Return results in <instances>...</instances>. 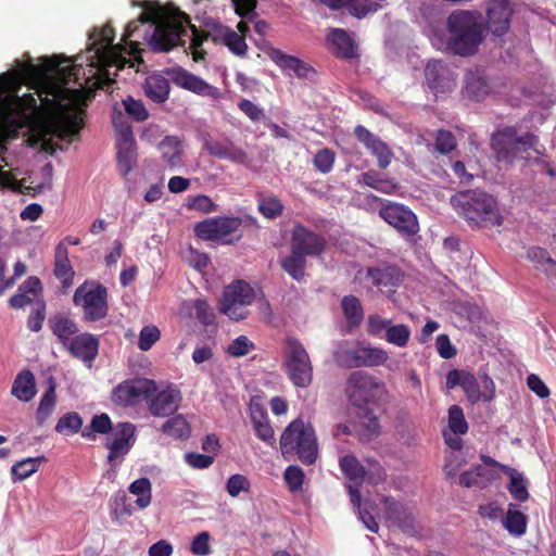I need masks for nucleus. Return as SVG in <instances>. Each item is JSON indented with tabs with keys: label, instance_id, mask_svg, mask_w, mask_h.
I'll return each instance as SVG.
<instances>
[{
	"label": "nucleus",
	"instance_id": "obj_2",
	"mask_svg": "<svg viewBox=\"0 0 556 556\" xmlns=\"http://www.w3.org/2000/svg\"><path fill=\"white\" fill-rule=\"evenodd\" d=\"M446 52L469 58L476 55L485 38V25L481 12L457 9L446 18Z\"/></svg>",
	"mask_w": 556,
	"mask_h": 556
},
{
	"label": "nucleus",
	"instance_id": "obj_41",
	"mask_svg": "<svg viewBox=\"0 0 556 556\" xmlns=\"http://www.w3.org/2000/svg\"><path fill=\"white\" fill-rule=\"evenodd\" d=\"M503 472L509 477L507 486L510 495L518 502H526L529 498L528 482L516 469L503 467Z\"/></svg>",
	"mask_w": 556,
	"mask_h": 556
},
{
	"label": "nucleus",
	"instance_id": "obj_15",
	"mask_svg": "<svg viewBox=\"0 0 556 556\" xmlns=\"http://www.w3.org/2000/svg\"><path fill=\"white\" fill-rule=\"evenodd\" d=\"M151 391H155L152 380H125L113 389L111 400L114 405L126 408L136 405L140 397H150Z\"/></svg>",
	"mask_w": 556,
	"mask_h": 556
},
{
	"label": "nucleus",
	"instance_id": "obj_6",
	"mask_svg": "<svg viewBox=\"0 0 556 556\" xmlns=\"http://www.w3.org/2000/svg\"><path fill=\"white\" fill-rule=\"evenodd\" d=\"M538 141L533 134L519 137L515 127H504L493 134L491 146L498 162L511 164L517 159H527L523 154L534 149Z\"/></svg>",
	"mask_w": 556,
	"mask_h": 556
},
{
	"label": "nucleus",
	"instance_id": "obj_51",
	"mask_svg": "<svg viewBox=\"0 0 556 556\" xmlns=\"http://www.w3.org/2000/svg\"><path fill=\"white\" fill-rule=\"evenodd\" d=\"M83 418L76 412L66 413L61 416L55 425V431L63 435H73L81 432L83 430Z\"/></svg>",
	"mask_w": 556,
	"mask_h": 556
},
{
	"label": "nucleus",
	"instance_id": "obj_53",
	"mask_svg": "<svg viewBox=\"0 0 556 556\" xmlns=\"http://www.w3.org/2000/svg\"><path fill=\"white\" fill-rule=\"evenodd\" d=\"M410 328L405 324L394 325L391 323L387 329V333L383 334V339L397 348H405L410 339Z\"/></svg>",
	"mask_w": 556,
	"mask_h": 556
},
{
	"label": "nucleus",
	"instance_id": "obj_32",
	"mask_svg": "<svg viewBox=\"0 0 556 556\" xmlns=\"http://www.w3.org/2000/svg\"><path fill=\"white\" fill-rule=\"evenodd\" d=\"M341 308L350 330L356 329L364 320V308L359 299L355 295H344L341 300Z\"/></svg>",
	"mask_w": 556,
	"mask_h": 556
},
{
	"label": "nucleus",
	"instance_id": "obj_14",
	"mask_svg": "<svg viewBox=\"0 0 556 556\" xmlns=\"http://www.w3.org/2000/svg\"><path fill=\"white\" fill-rule=\"evenodd\" d=\"M253 288L243 280H238L228 286L220 300L219 311L232 320H240L248 316V305L254 301Z\"/></svg>",
	"mask_w": 556,
	"mask_h": 556
},
{
	"label": "nucleus",
	"instance_id": "obj_36",
	"mask_svg": "<svg viewBox=\"0 0 556 556\" xmlns=\"http://www.w3.org/2000/svg\"><path fill=\"white\" fill-rule=\"evenodd\" d=\"M111 519L114 522L121 523L124 519L132 515V504L126 492L119 490L115 492L109 501Z\"/></svg>",
	"mask_w": 556,
	"mask_h": 556
},
{
	"label": "nucleus",
	"instance_id": "obj_62",
	"mask_svg": "<svg viewBox=\"0 0 556 556\" xmlns=\"http://www.w3.org/2000/svg\"><path fill=\"white\" fill-rule=\"evenodd\" d=\"M161 338V332L159 328L154 325L144 326L140 333L138 340L139 350L146 352L149 351Z\"/></svg>",
	"mask_w": 556,
	"mask_h": 556
},
{
	"label": "nucleus",
	"instance_id": "obj_27",
	"mask_svg": "<svg viewBox=\"0 0 556 556\" xmlns=\"http://www.w3.org/2000/svg\"><path fill=\"white\" fill-rule=\"evenodd\" d=\"M327 40L336 56L345 60H351L357 56L355 42L346 30L342 28H332L328 33Z\"/></svg>",
	"mask_w": 556,
	"mask_h": 556
},
{
	"label": "nucleus",
	"instance_id": "obj_11",
	"mask_svg": "<svg viewBox=\"0 0 556 556\" xmlns=\"http://www.w3.org/2000/svg\"><path fill=\"white\" fill-rule=\"evenodd\" d=\"M285 368L291 382L298 388H307L313 380V366L303 344L294 338L286 342Z\"/></svg>",
	"mask_w": 556,
	"mask_h": 556
},
{
	"label": "nucleus",
	"instance_id": "obj_45",
	"mask_svg": "<svg viewBox=\"0 0 556 556\" xmlns=\"http://www.w3.org/2000/svg\"><path fill=\"white\" fill-rule=\"evenodd\" d=\"M281 268L296 281H302L305 276L306 257L293 252L280 261Z\"/></svg>",
	"mask_w": 556,
	"mask_h": 556
},
{
	"label": "nucleus",
	"instance_id": "obj_39",
	"mask_svg": "<svg viewBox=\"0 0 556 556\" xmlns=\"http://www.w3.org/2000/svg\"><path fill=\"white\" fill-rule=\"evenodd\" d=\"M465 83L464 93L475 101L483 100L490 92V87L485 77L478 72H469L466 75Z\"/></svg>",
	"mask_w": 556,
	"mask_h": 556
},
{
	"label": "nucleus",
	"instance_id": "obj_31",
	"mask_svg": "<svg viewBox=\"0 0 556 556\" xmlns=\"http://www.w3.org/2000/svg\"><path fill=\"white\" fill-rule=\"evenodd\" d=\"M85 111H79L74 114H66L58 118L53 125V132L62 139H73L79 136V131L84 128Z\"/></svg>",
	"mask_w": 556,
	"mask_h": 556
},
{
	"label": "nucleus",
	"instance_id": "obj_10",
	"mask_svg": "<svg viewBox=\"0 0 556 556\" xmlns=\"http://www.w3.org/2000/svg\"><path fill=\"white\" fill-rule=\"evenodd\" d=\"M383 391L384 383L366 371H352L348 377L345 395L357 408H365L368 404L377 402Z\"/></svg>",
	"mask_w": 556,
	"mask_h": 556
},
{
	"label": "nucleus",
	"instance_id": "obj_13",
	"mask_svg": "<svg viewBox=\"0 0 556 556\" xmlns=\"http://www.w3.org/2000/svg\"><path fill=\"white\" fill-rule=\"evenodd\" d=\"M379 216L406 241L413 242L420 230L416 214L404 204L387 201L379 208Z\"/></svg>",
	"mask_w": 556,
	"mask_h": 556
},
{
	"label": "nucleus",
	"instance_id": "obj_1",
	"mask_svg": "<svg viewBox=\"0 0 556 556\" xmlns=\"http://www.w3.org/2000/svg\"><path fill=\"white\" fill-rule=\"evenodd\" d=\"M139 17L127 24L122 40L128 43L130 50L128 54L136 55L140 52L139 43L131 41L130 38L139 28V24L150 23L153 28L149 37V46L154 52H168L177 46H184V37L187 36V28L192 31L190 49L195 62L204 60L206 52L200 49L203 42L208 38V34L200 31L194 25L191 24L189 15L185 12L176 11L173 14L166 12L165 8L156 4L153 8L148 5L143 7Z\"/></svg>",
	"mask_w": 556,
	"mask_h": 556
},
{
	"label": "nucleus",
	"instance_id": "obj_63",
	"mask_svg": "<svg viewBox=\"0 0 556 556\" xmlns=\"http://www.w3.org/2000/svg\"><path fill=\"white\" fill-rule=\"evenodd\" d=\"M123 105L126 113L137 122L148 119L149 112L141 100H136L132 97H127L123 100Z\"/></svg>",
	"mask_w": 556,
	"mask_h": 556
},
{
	"label": "nucleus",
	"instance_id": "obj_26",
	"mask_svg": "<svg viewBox=\"0 0 556 556\" xmlns=\"http://www.w3.org/2000/svg\"><path fill=\"white\" fill-rule=\"evenodd\" d=\"M65 348L74 357L91 363L98 355L99 341L94 336L84 332L76 334Z\"/></svg>",
	"mask_w": 556,
	"mask_h": 556
},
{
	"label": "nucleus",
	"instance_id": "obj_43",
	"mask_svg": "<svg viewBox=\"0 0 556 556\" xmlns=\"http://www.w3.org/2000/svg\"><path fill=\"white\" fill-rule=\"evenodd\" d=\"M364 185L387 194H392L399 189V184L383 177L376 170H368L361 175Z\"/></svg>",
	"mask_w": 556,
	"mask_h": 556
},
{
	"label": "nucleus",
	"instance_id": "obj_50",
	"mask_svg": "<svg viewBox=\"0 0 556 556\" xmlns=\"http://www.w3.org/2000/svg\"><path fill=\"white\" fill-rule=\"evenodd\" d=\"M361 417V435L363 439L370 441L380 433V424L375 412L368 407L362 408Z\"/></svg>",
	"mask_w": 556,
	"mask_h": 556
},
{
	"label": "nucleus",
	"instance_id": "obj_3",
	"mask_svg": "<svg viewBox=\"0 0 556 556\" xmlns=\"http://www.w3.org/2000/svg\"><path fill=\"white\" fill-rule=\"evenodd\" d=\"M451 204L471 225L500 226L503 223L495 199L482 190L457 192L451 198Z\"/></svg>",
	"mask_w": 556,
	"mask_h": 556
},
{
	"label": "nucleus",
	"instance_id": "obj_5",
	"mask_svg": "<svg viewBox=\"0 0 556 556\" xmlns=\"http://www.w3.org/2000/svg\"><path fill=\"white\" fill-rule=\"evenodd\" d=\"M99 38L93 42L96 54L101 68L98 71L94 86L99 89L109 88L115 83V79L110 77L109 67H116L122 70L125 67L129 60H127L122 52L126 48L122 43L114 45L115 30L106 24L99 31H96Z\"/></svg>",
	"mask_w": 556,
	"mask_h": 556
},
{
	"label": "nucleus",
	"instance_id": "obj_55",
	"mask_svg": "<svg viewBox=\"0 0 556 556\" xmlns=\"http://www.w3.org/2000/svg\"><path fill=\"white\" fill-rule=\"evenodd\" d=\"M223 43L236 55L247 54L248 45L243 35H239L232 29L227 28L223 35Z\"/></svg>",
	"mask_w": 556,
	"mask_h": 556
},
{
	"label": "nucleus",
	"instance_id": "obj_34",
	"mask_svg": "<svg viewBox=\"0 0 556 556\" xmlns=\"http://www.w3.org/2000/svg\"><path fill=\"white\" fill-rule=\"evenodd\" d=\"M143 88L146 96L155 103H163L168 99L169 83L162 75L154 74L147 77Z\"/></svg>",
	"mask_w": 556,
	"mask_h": 556
},
{
	"label": "nucleus",
	"instance_id": "obj_47",
	"mask_svg": "<svg viewBox=\"0 0 556 556\" xmlns=\"http://www.w3.org/2000/svg\"><path fill=\"white\" fill-rule=\"evenodd\" d=\"M45 456L28 457L15 463L11 468V475L14 482L23 481L38 470L39 465L45 462Z\"/></svg>",
	"mask_w": 556,
	"mask_h": 556
},
{
	"label": "nucleus",
	"instance_id": "obj_60",
	"mask_svg": "<svg viewBox=\"0 0 556 556\" xmlns=\"http://www.w3.org/2000/svg\"><path fill=\"white\" fill-rule=\"evenodd\" d=\"M365 481L371 485H378L386 481L387 472L380 463L376 459H366Z\"/></svg>",
	"mask_w": 556,
	"mask_h": 556
},
{
	"label": "nucleus",
	"instance_id": "obj_56",
	"mask_svg": "<svg viewBox=\"0 0 556 556\" xmlns=\"http://www.w3.org/2000/svg\"><path fill=\"white\" fill-rule=\"evenodd\" d=\"M195 318L203 326H211L215 323V313L205 299H195L191 302Z\"/></svg>",
	"mask_w": 556,
	"mask_h": 556
},
{
	"label": "nucleus",
	"instance_id": "obj_42",
	"mask_svg": "<svg viewBox=\"0 0 556 556\" xmlns=\"http://www.w3.org/2000/svg\"><path fill=\"white\" fill-rule=\"evenodd\" d=\"M489 386L492 388L490 391V394H483L480 391V387L478 384V381L476 377L472 374H469L465 381H463V390L467 396V399L471 403H477L479 401H485L489 402L494 397V382L491 379H485V387L489 388Z\"/></svg>",
	"mask_w": 556,
	"mask_h": 556
},
{
	"label": "nucleus",
	"instance_id": "obj_37",
	"mask_svg": "<svg viewBox=\"0 0 556 556\" xmlns=\"http://www.w3.org/2000/svg\"><path fill=\"white\" fill-rule=\"evenodd\" d=\"M52 333L67 346L72 339L79 334L77 324L67 317H54L49 320Z\"/></svg>",
	"mask_w": 556,
	"mask_h": 556
},
{
	"label": "nucleus",
	"instance_id": "obj_57",
	"mask_svg": "<svg viewBox=\"0 0 556 556\" xmlns=\"http://www.w3.org/2000/svg\"><path fill=\"white\" fill-rule=\"evenodd\" d=\"M258 211L266 217L274 219L283 212V204L277 197H264L258 201Z\"/></svg>",
	"mask_w": 556,
	"mask_h": 556
},
{
	"label": "nucleus",
	"instance_id": "obj_12",
	"mask_svg": "<svg viewBox=\"0 0 556 556\" xmlns=\"http://www.w3.org/2000/svg\"><path fill=\"white\" fill-rule=\"evenodd\" d=\"M242 219L239 217L218 216L207 218L194 226V233L205 241L230 244L242 237Z\"/></svg>",
	"mask_w": 556,
	"mask_h": 556
},
{
	"label": "nucleus",
	"instance_id": "obj_49",
	"mask_svg": "<svg viewBox=\"0 0 556 556\" xmlns=\"http://www.w3.org/2000/svg\"><path fill=\"white\" fill-rule=\"evenodd\" d=\"M129 492L137 496L138 508L144 509L151 504L152 485L148 478H139L130 483Z\"/></svg>",
	"mask_w": 556,
	"mask_h": 556
},
{
	"label": "nucleus",
	"instance_id": "obj_21",
	"mask_svg": "<svg viewBox=\"0 0 556 556\" xmlns=\"http://www.w3.org/2000/svg\"><path fill=\"white\" fill-rule=\"evenodd\" d=\"M513 9L508 0H489L486 26L494 36H503L510 28Z\"/></svg>",
	"mask_w": 556,
	"mask_h": 556
},
{
	"label": "nucleus",
	"instance_id": "obj_20",
	"mask_svg": "<svg viewBox=\"0 0 556 556\" xmlns=\"http://www.w3.org/2000/svg\"><path fill=\"white\" fill-rule=\"evenodd\" d=\"M17 79L11 74L0 76V132L7 127L22 98L16 93Z\"/></svg>",
	"mask_w": 556,
	"mask_h": 556
},
{
	"label": "nucleus",
	"instance_id": "obj_8",
	"mask_svg": "<svg viewBox=\"0 0 556 556\" xmlns=\"http://www.w3.org/2000/svg\"><path fill=\"white\" fill-rule=\"evenodd\" d=\"M22 72L27 80L43 85L46 96L53 97H56L58 88L51 81V74L58 75L64 84H67L72 79V76H77L76 67L70 63L62 66V62L58 56L46 58L40 65L28 63L24 66Z\"/></svg>",
	"mask_w": 556,
	"mask_h": 556
},
{
	"label": "nucleus",
	"instance_id": "obj_59",
	"mask_svg": "<svg viewBox=\"0 0 556 556\" xmlns=\"http://www.w3.org/2000/svg\"><path fill=\"white\" fill-rule=\"evenodd\" d=\"M46 319V303L40 298L35 302V305L27 318V328L30 331L38 332L42 329Z\"/></svg>",
	"mask_w": 556,
	"mask_h": 556
},
{
	"label": "nucleus",
	"instance_id": "obj_33",
	"mask_svg": "<svg viewBox=\"0 0 556 556\" xmlns=\"http://www.w3.org/2000/svg\"><path fill=\"white\" fill-rule=\"evenodd\" d=\"M12 395L20 401L29 402L36 394L35 376L30 370H22L13 381Z\"/></svg>",
	"mask_w": 556,
	"mask_h": 556
},
{
	"label": "nucleus",
	"instance_id": "obj_18",
	"mask_svg": "<svg viewBox=\"0 0 556 556\" xmlns=\"http://www.w3.org/2000/svg\"><path fill=\"white\" fill-rule=\"evenodd\" d=\"M291 250L303 256H319L326 249V240L303 225H296L291 233Z\"/></svg>",
	"mask_w": 556,
	"mask_h": 556
},
{
	"label": "nucleus",
	"instance_id": "obj_38",
	"mask_svg": "<svg viewBox=\"0 0 556 556\" xmlns=\"http://www.w3.org/2000/svg\"><path fill=\"white\" fill-rule=\"evenodd\" d=\"M162 157L166 165L175 168L181 165L182 142L176 136H166L161 142Z\"/></svg>",
	"mask_w": 556,
	"mask_h": 556
},
{
	"label": "nucleus",
	"instance_id": "obj_40",
	"mask_svg": "<svg viewBox=\"0 0 556 556\" xmlns=\"http://www.w3.org/2000/svg\"><path fill=\"white\" fill-rule=\"evenodd\" d=\"M114 429L110 416L105 413L94 415L91 421L81 430V437L94 441L98 434H109Z\"/></svg>",
	"mask_w": 556,
	"mask_h": 556
},
{
	"label": "nucleus",
	"instance_id": "obj_64",
	"mask_svg": "<svg viewBox=\"0 0 556 556\" xmlns=\"http://www.w3.org/2000/svg\"><path fill=\"white\" fill-rule=\"evenodd\" d=\"M255 349L254 343L247 336H239L226 349L232 357H242Z\"/></svg>",
	"mask_w": 556,
	"mask_h": 556
},
{
	"label": "nucleus",
	"instance_id": "obj_7",
	"mask_svg": "<svg viewBox=\"0 0 556 556\" xmlns=\"http://www.w3.org/2000/svg\"><path fill=\"white\" fill-rule=\"evenodd\" d=\"M333 358L340 367L352 369L381 366L389 359V354L382 348L359 346L343 341L337 346Z\"/></svg>",
	"mask_w": 556,
	"mask_h": 556
},
{
	"label": "nucleus",
	"instance_id": "obj_46",
	"mask_svg": "<svg viewBox=\"0 0 556 556\" xmlns=\"http://www.w3.org/2000/svg\"><path fill=\"white\" fill-rule=\"evenodd\" d=\"M161 431L173 439H187L191 428L182 415H175L162 425Z\"/></svg>",
	"mask_w": 556,
	"mask_h": 556
},
{
	"label": "nucleus",
	"instance_id": "obj_25",
	"mask_svg": "<svg viewBox=\"0 0 556 556\" xmlns=\"http://www.w3.org/2000/svg\"><path fill=\"white\" fill-rule=\"evenodd\" d=\"M136 142L131 128L126 126L119 132L117 141V167L121 174L126 177L136 165L137 153Z\"/></svg>",
	"mask_w": 556,
	"mask_h": 556
},
{
	"label": "nucleus",
	"instance_id": "obj_54",
	"mask_svg": "<svg viewBox=\"0 0 556 556\" xmlns=\"http://www.w3.org/2000/svg\"><path fill=\"white\" fill-rule=\"evenodd\" d=\"M448 428L456 435H463L468 432L469 427L463 408L456 404L448 408Z\"/></svg>",
	"mask_w": 556,
	"mask_h": 556
},
{
	"label": "nucleus",
	"instance_id": "obj_58",
	"mask_svg": "<svg viewBox=\"0 0 556 556\" xmlns=\"http://www.w3.org/2000/svg\"><path fill=\"white\" fill-rule=\"evenodd\" d=\"M381 7L368 0H351L346 3V9L352 16L363 18L369 13L377 12Z\"/></svg>",
	"mask_w": 556,
	"mask_h": 556
},
{
	"label": "nucleus",
	"instance_id": "obj_19",
	"mask_svg": "<svg viewBox=\"0 0 556 556\" xmlns=\"http://www.w3.org/2000/svg\"><path fill=\"white\" fill-rule=\"evenodd\" d=\"M203 149L211 155L233 163L244 164L248 154L240 147L236 146L229 138L216 139L208 132L201 135Z\"/></svg>",
	"mask_w": 556,
	"mask_h": 556
},
{
	"label": "nucleus",
	"instance_id": "obj_28",
	"mask_svg": "<svg viewBox=\"0 0 556 556\" xmlns=\"http://www.w3.org/2000/svg\"><path fill=\"white\" fill-rule=\"evenodd\" d=\"M42 294V285L38 277L29 276L20 287L17 293L11 296L10 306L22 308L30 303H35Z\"/></svg>",
	"mask_w": 556,
	"mask_h": 556
},
{
	"label": "nucleus",
	"instance_id": "obj_22",
	"mask_svg": "<svg viewBox=\"0 0 556 556\" xmlns=\"http://www.w3.org/2000/svg\"><path fill=\"white\" fill-rule=\"evenodd\" d=\"M356 139L377 159L379 168L386 169L392 162L393 152L387 142L372 134L363 125H357L354 129Z\"/></svg>",
	"mask_w": 556,
	"mask_h": 556
},
{
	"label": "nucleus",
	"instance_id": "obj_29",
	"mask_svg": "<svg viewBox=\"0 0 556 556\" xmlns=\"http://www.w3.org/2000/svg\"><path fill=\"white\" fill-rule=\"evenodd\" d=\"M365 278L378 289H392L400 282V270L391 265L367 267L365 269Z\"/></svg>",
	"mask_w": 556,
	"mask_h": 556
},
{
	"label": "nucleus",
	"instance_id": "obj_48",
	"mask_svg": "<svg viewBox=\"0 0 556 556\" xmlns=\"http://www.w3.org/2000/svg\"><path fill=\"white\" fill-rule=\"evenodd\" d=\"M504 527L511 534L522 535L527 530V516L518 510L515 504H509Z\"/></svg>",
	"mask_w": 556,
	"mask_h": 556
},
{
	"label": "nucleus",
	"instance_id": "obj_24",
	"mask_svg": "<svg viewBox=\"0 0 556 556\" xmlns=\"http://www.w3.org/2000/svg\"><path fill=\"white\" fill-rule=\"evenodd\" d=\"M152 392H150V397H147L149 400L148 409L152 416L167 417L179 408L181 402L179 390L167 387L155 394H152Z\"/></svg>",
	"mask_w": 556,
	"mask_h": 556
},
{
	"label": "nucleus",
	"instance_id": "obj_16",
	"mask_svg": "<svg viewBox=\"0 0 556 556\" xmlns=\"http://www.w3.org/2000/svg\"><path fill=\"white\" fill-rule=\"evenodd\" d=\"M112 437L105 440L108 462L113 464L126 456L136 443V426L131 422H117L111 431Z\"/></svg>",
	"mask_w": 556,
	"mask_h": 556
},
{
	"label": "nucleus",
	"instance_id": "obj_52",
	"mask_svg": "<svg viewBox=\"0 0 556 556\" xmlns=\"http://www.w3.org/2000/svg\"><path fill=\"white\" fill-rule=\"evenodd\" d=\"M56 403L55 386L51 383L43 393L36 413V420L38 426H42L46 420L51 416Z\"/></svg>",
	"mask_w": 556,
	"mask_h": 556
},
{
	"label": "nucleus",
	"instance_id": "obj_17",
	"mask_svg": "<svg viewBox=\"0 0 556 556\" xmlns=\"http://www.w3.org/2000/svg\"><path fill=\"white\" fill-rule=\"evenodd\" d=\"M167 75L177 87L189 90L199 96L208 97L213 100H217L222 96V92L217 87L207 84L201 77L180 66L168 70Z\"/></svg>",
	"mask_w": 556,
	"mask_h": 556
},
{
	"label": "nucleus",
	"instance_id": "obj_61",
	"mask_svg": "<svg viewBox=\"0 0 556 556\" xmlns=\"http://www.w3.org/2000/svg\"><path fill=\"white\" fill-rule=\"evenodd\" d=\"M336 161L334 152L329 148L318 150L313 159V164L316 169L323 174L331 172Z\"/></svg>",
	"mask_w": 556,
	"mask_h": 556
},
{
	"label": "nucleus",
	"instance_id": "obj_23",
	"mask_svg": "<svg viewBox=\"0 0 556 556\" xmlns=\"http://www.w3.org/2000/svg\"><path fill=\"white\" fill-rule=\"evenodd\" d=\"M381 503L383 505L384 518L388 522L403 532H414L415 518L407 506L391 496H383Z\"/></svg>",
	"mask_w": 556,
	"mask_h": 556
},
{
	"label": "nucleus",
	"instance_id": "obj_9",
	"mask_svg": "<svg viewBox=\"0 0 556 556\" xmlns=\"http://www.w3.org/2000/svg\"><path fill=\"white\" fill-rule=\"evenodd\" d=\"M73 302L83 311V319L99 321L108 316V289L101 283L85 281L74 292Z\"/></svg>",
	"mask_w": 556,
	"mask_h": 556
},
{
	"label": "nucleus",
	"instance_id": "obj_30",
	"mask_svg": "<svg viewBox=\"0 0 556 556\" xmlns=\"http://www.w3.org/2000/svg\"><path fill=\"white\" fill-rule=\"evenodd\" d=\"M53 274L61 280L64 290H67L74 282L75 271L71 265L68 251L64 242H59L55 247Z\"/></svg>",
	"mask_w": 556,
	"mask_h": 556
},
{
	"label": "nucleus",
	"instance_id": "obj_4",
	"mask_svg": "<svg viewBox=\"0 0 556 556\" xmlns=\"http://www.w3.org/2000/svg\"><path fill=\"white\" fill-rule=\"evenodd\" d=\"M280 451L286 459L296 455L299 460L308 466L316 462L318 445L316 434L311 424L303 419L292 420L280 437Z\"/></svg>",
	"mask_w": 556,
	"mask_h": 556
},
{
	"label": "nucleus",
	"instance_id": "obj_44",
	"mask_svg": "<svg viewBox=\"0 0 556 556\" xmlns=\"http://www.w3.org/2000/svg\"><path fill=\"white\" fill-rule=\"evenodd\" d=\"M339 465L341 471L350 481L362 485L365 481V467L354 455L349 454L341 457Z\"/></svg>",
	"mask_w": 556,
	"mask_h": 556
},
{
	"label": "nucleus",
	"instance_id": "obj_35",
	"mask_svg": "<svg viewBox=\"0 0 556 556\" xmlns=\"http://www.w3.org/2000/svg\"><path fill=\"white\" fill-rule=\"evenodd\" d=\"M447 72L446 65L443 61L431 60L427 63L425 68V76L427 86L435 92H443L445 90Z\"/></svg>",
	"mask_w": 556,
	"mask_h": 556
}]
</instances>
